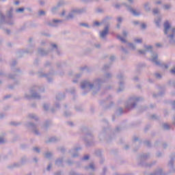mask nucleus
<instances>
[{
	"label": "nucleus",
	"mask_w": 175,
	"mask_h": 175,
	"mask_svg": "<svg viewBox=\"0 0 175 175\" xmlns=\"http://www.w3.org/2000/svg\"><path fill=\"white\" fill-rule=\"evenodd\" d=\"M157 59H158V56H155L152 59V62H155L156 65H159V62H157Z\"/></svg>",
	"instance_id": "nucleus-4"
},
{
	"label": "nucleus",
	"mask_w": 175,
	"mask_h": 175,
	"mask_svg": "<svg viewBox=\"0 0 175 175\" xmlns=\"http://www.w3.org/2000/svg\"><path fill=\"white\" fill-rule=\"evenodd\" d=\"M83 161H87V160L90 159V156L86 155V156H85V157H83Z\"/></svg>",
	"instance_id": "nucleus-8"
},
{
	"label": "nucleus",
	"mask_w": 175,
	"mask_h": 175,
	"mask_svg": "<svg viewBox=\"0 0 175 175\" xmlns=\"http://www.w3.org/2000/svg\"><path fill=\"white\" fill-rule=\"evenodd\" d=\"M90 167L91 169H94V164H90Z\"/></svg>",
	"instance_id": "nucleus-23"
},
{
	"label": "nucleus",
	"mask_w": 175,
	"mask_h": 175,
	"mask_svg": "<svg viewBox=\"0 0 175 175\" xmlns=\"http://www.w3.org/2000/svg\"><path fill=\"white\" fill-rule=\"evenodd\" d=\"M19 2L18 1H16L15 2V5H18Z\"/></svg>",
	"instance_id": "nucleus-28"
},
{
	"label": "nucleus",
	"mask_w": 175,
	"mask_h": 175,
	"mask_svg": "<svg viewBox=\"0 0 175 175\" xmlns=\"http://www.w3.org/2000/svg\"><path fill=\"white\" fill-rule=\"evenodd\" d=\"M164 33H165V35H167V31L170 29V23L169 22H165L164 24Z\"/></svg>",
	"instance_id": "nucleus-1"
},
{
	"label": "nucleus",
	"mask_w": 175,
	"mask_h": 175,
	"mask_svg": "<svg viewBox=\"0 0 175 175\" xmlns=\"http://www.w3.org/2000/svg\"><path fill=\"white\" fill-rule=\"evenodd\" d=\"M156 77H157V79H161V77H162L161 75H160V74H156Z\"/></svg>",
	"instance_id": "nucleus-13"
},
{
	"label": "nucleus",
	"mask_w": 175,
	"mask_h": 175,
	"mask_svg": "<svg viewBox=\"0 0 175 175\" xmlns=\"http://www.w3.org/2000/svg\"><path fill=\"white\" fill-rule=\"evenodd\" d=\"M173 36H174V35H171L170 36V38H173Z\"/></svg>",
	"instance_id": "nucleus-33"
},
{
	"label": "nucleus",
	"mask_w": 175,
	"mask_h": 175,
	"mask_svg": "<svg viewBox=\"0 0 175 175\" xmlns=\"http://www.w3.org/2000/svg\"><path fill=\"white\" fill-rule=\"evenodd\" d=\"M157 4L161 3V1H157Z\"/></svg>",
	"instance_id": "nucleus-34"
},
{
	"label": "nucleus",
	"mask_w": 175,
	"mask_h": 175,
	"mask_svg": "<svg viewBox=\"0 0 175 175\" xmlns=\"http://www.w3.org/2000/svg\"><path fill=\"white\" fill-rule=\"evenodd\" d=\"M146 24L144 23V24L142 25V28L143 29H144V28H146Z\"/></svg>",
	"instance_id": "nucleus-18"
},
{
	"label": "nucleus",
	"mask_w": 175,
	"mask_h": 175,
	"mask_svg": "<svg viewBox=\"0 0 175 175\" xmlns=\"http://www.w3.org/2000/svg\"><path fill=\"white\" fill-rule=\"evenodd\" d=\"M94 25L98 27L100 25V23H99V22H94Z\"/></svg>",
	"instance_id": "nucleus-12"
},
{
	"label": "nucleus",
	"mask_w": 175,
	"mask_h": 175,
	"mask_svg": "<svg viewBox=\"0 0 175 175\" xmlns=\"http://www.w3.org/2000/svg\"><path fill=\"white\" fill-rule=\"evenodd\" d=\"M156 46H157V47H161V44H156Z\"/></svg>",
	"instance_id": "nucleus-25"
},
{
	"label": "nucleus",
	"mask_w": 175,
	"mask_h": 175,
	"mask_svg": "<svg viewBox=\"0 0 175 175\" xmlns=\"http://www.w3.org/2000/svg\"><path fill=\"white\" fill-rule=\"evenodd\" d=\"M68 18H72V16L70 14V15L68 16Z\"/></svg>",
	"instance_id": "nucleus-27"
},
{
	"label": "nucleus",
	"mask_w": 175,
	"mask_h": 175,
	"mask_svg": "<svg viewBox=\"0 0 175 175\" xmlns=\"http://www.w3.org/2000/svg\"><path fill=\"white\" fill-rule=\"evenodd\" d=\"M172 32H175V29H172Z\"/></svg>",
	"instance_id": "nucleus-31"
},
{
	"label": "nucleus",
	"mask_w": 175,
	"mask_h": 175,
	"mask_svg": "<svg viewBox=\"0 0 175 175\" xmlns=\"http://www.w3.org/2000/svg\"><path fill=\"white\" fill-rule=\"evenodd\" d=\"M130 47H133V44H130Z\"/></svg>",
	"instance_id": "nucleus-32"
},
{
	"label": "nucleus",
	"mask_w": 175,
	"mask_h": 175,
	"mask_svg": "<svg viewBox=\"0 0 175 175\" xmlns=\"http://www.w3.org/2000/svg\"><path fill=\"white\" fill-rule=\"evenodd\" d=\"M131 12L133 14H134V16H139L140 14L139 12H136V10H131Z\"/></svg>",
	"instance_id": "nucleus-5"
},
{
	"label": "nucleus",
	"mask_w": 175,
	"mask_h": 175,
	"mask_svg": "<svg viewBox=\"0 0 175 175\" xmlns=\"http://www.w3.org/2000/svg\"><path fill=\"white\" fill-rule=\"evenodd\" d=\"M50 167H50V165H49V166L48 167V168H47L48 170H50Z\"/></svg>",
	"instance_id": "nucleus-35"
},
{
	"label": "nucleus",
	"mask_w": 175,
	"mask_h": 175,
	"mask_svg": "<svg viewBox=\"0 0 175 175\" xmlns=\"http://www.w3.org/2000/svg\"><path fill=\"white\" fill-rule=\"evenodd\" d=\"M118 39H120V40H121V42H122L123 43L126 42V40H124V38H122V37L118 36Z\"/></svg>",
	"instance_id": "nucleus-6"
},
{
	"label": "nucleus",
	"mask_w": 175,
	"mask_h": 175,
	"mask_svg": "<svg viewBox=\"0 0 175 175\" xmlns=\"http://www.w3.org/2000/svg\"><path fill=\"white\" fill-rule=\"evenodd\" d=\"M118 21L119 23H121V22L122 21V18H118Z\"/></svg>",
	"instance_id": "nucleus-21"
},
{
	"label": "nucleus",
	"mask_w": 175,
	"mask_h": 175,
	"mask_svg": "<svg viewBox=\"0 0 175 175\" xmlns=\"http://www.w3.org/2000/svg\"><path fill=\"white\" fill-rule=\"evenodd\" d=\"M39 14H40V16L44 14V11H40Z\"/></svg>",
	"instance_id": "nucleus-14"
},
{
	"label": "nucleus",
	"mask_w": 175,
	"mask_h": 175,
	"mask_svg": "<svg viewBox=\"0 0 175 175\" xmlns=\"http://www.w3.org/2000/svg\"><path fill=\"white\" fill-rule=\"evenodd\" d=\"M124 36H126V33H124Z\"/></svg>",
	"instance_id": "nucleus-37"
},
{
	"label": "nucleus",
	"mask_w": 175,
	"mask_h": 175,
	"mask_svg": "<svg viewBox=\"0 0 175 175\" xmlns=\"http://www.w3.org/2000/svg\"><path fill=\"white\" fill-rule=\"evenodd\" d=\"M135 42L136 43H142V39H135Z\"/></svg>",
	"instance_id": "nucleus-9"
},
{
	"label": "nucleus",
	"mask_w": 175,
	"mask_h": 175,
	"mask_svg": "<svg viewBox=\"0 0 175 175\" xmlns=\"http://www.w3.org/2000/svg\"><path fill=\"white\" fill-rule=\"evenodd\" d=\"M163 127L165 129H169L170 126L167 124H164Z\"/></svg>",
	"instance_id": "nucleus-7"
},
{
	"label": "nucleus",
	"mask_w": 175,
	"mask_h": 175,
	"mask_svg": "<svg viewBox=\"0 0 175 175\" xmlns=\"http://www.w3.org/2000/svg\"><path fill=\"white\" fill-rule=\"evenodd\" d=\"M0 143H5V140H3V138L0 139Z\"/></svg>",
	"instance_id": "nucleus-19"
},
{
	"label": "nucleus",
	"mask_w": 175,
	"mask_h": 175,
	"mask_svg": "<svg viewBox=\"0 0 175 175\" xmlns=\"http://www.w3.org/2000/svg\"><path fill=\"white\" fill-rule=\"evenodd\" d=\"M116 8H118V5H116Z\"/></svg>",
	"instance_id": "nucleus-39"
},
{
	"label": "nucleus",
	"mask_w": 175,
	"mask_h": 175,
	"mask_svg": "<svg viewBox=\"0 0 175 175\" xmlns=\"http://www.w3.org/2000/svg\"><path fill=\"white\" fill-rule=\"evenodd\" d=\"M46 158H49V157H51V153H46Z\"/></svg>",
	"instance_id": "nucleus-16"
},
{
	"label": "nucleus",
	"mask_w": 175,
	"mask_h": 175,
	"mask_svg": "<svg viewBox=\"0 0 175 175\" xmlns=\"http://www.w3.org/2000/svg\"><path fill=\"white\" fill-rule=\"evenodd\" d=\"M171 73H172V75H175V68H174L171 70Z\"/></svg>",
	"instance_id": "nucleus-15"
},
{
	"label": "nucleus",
	"mask_w": 175,
	"mask_h": 175,
	"mask_svg": "<svg viewBox=\"0 0 175 175\" xmlns=\"http://www.w3.org/2000/svg\"><path fill=\"white\" fill-rule=\"evenodd\" d=\"M170 5H165V9H170Z\"/></svg>",
	"instance_id": "nucleus-17"
},
{
	"label": "nucleus",
	"mask_w": 175,
	"mask_h": 175,
	"mask_svg": "<svg viewBox=\"0 0 175 175\" xmlns=\"http://www.w3.org/2000/svg\"><path fill=\"white\" fill-rule=\"evenodd\" d=\"M139 54H144L145 51H139Z\"/></svg>",
	"instance_id": "nucleus-22"
},
{
	"label": "nucleus",
	"mask_w": 175,
	"mask_h": 175,
	"mask_svg": "<svg viewBox=\"0 0 175 175\" xmlns=\"http://www.w3.org/2000/svg\"><path fill=\"white\" fill-rule=\"evenodd\" d=\"M164 68H165V69H167V68H169V66L165 65V66H164Z\"/></svg>",
	"instance_id": "nucleus-26"
},
{
	"label": "nucleus",
	"mask_w": 175,
	"mask_h": 175,
	"mask_svg": "<svg viewBox=\"0 0 175 175\" xmlns=\"http://www.w3.org/2000/svg\"><path fill=\"white\" fill-rule=\"evenodd\" d=\"M129 2H131V3H132V0H129Z\"/></svg>",
	"instance_id": "nucleus-38"
},
{
	"label": "nucleus",
	"mask_w": 175,
	"mask_h": 175,
	"mask_svg": "<svg viewBox=\"0 0 175 175\" xmlns=\"http://www.w3.org/2000/svg\"><path fill=\"white\" fill-rule=\"evenodd\" d=\"M52 46H53V47H55V48L57 47L56 44H53Z\"/></svg>",
	"instance_id": "nucleus-30"
},
{
	"label": "nucleus",
	"mask_w": 175,
	"mask_h": 175,
	"mask_svg": "<svg viewBox=\"0 0 175 175\" xmlns=\"http://www.w3.org/2000/svg\"><path fill=\"white\" fill-rule=\"evenodd\" d=\"M53 23H58V21L54 20V21H53Z\"/></svg>",
	"instance_id": "nucleus-29"
},
{
	"label": "nucleus",
	"mask_w": 175,
	"mask_h": 175,
	"mask_svg": "<svg viewBox=\"0 0 175 175\" xmlns=\"http://www.w3.org/2000/svg\"><path fill=\"white\" fill-rule=\"evenodd\" d=\"M159 11L157 9L153 10L154 14H157Z\"/></svg>",
	"instance_id": "nucleus-11"
},
{
	"label": "nucleus",
	"mask_w": 175,
	"mask_h": 175,
	"mask_svg": "<svg viewBox=\"0 0 175 175\" xmlns=\"http://www.w3.org/2000/svg\"><path fill=\"white\" fill-rule=\"evenodd\" d=\"M33 150H34V151H36L37 152H39V148H34Z\"/></svg>",
	"instance_id": "nucleus-20"
},
{
	"label": "nucleus",
	"mask_w": 175,
	"mask_h": 175,
	"mask_svg": "<svg viewBox=\"0 0 175 175\" xmlns=\"http://www.w3.org/2000/svg\"><path fill=\"white\" fill-rule=\"evenodd\" d=\"M146 49L147 50H148V49H152V46H146Z\"/></svg>",
	"instance_id": "nucleus-24"
},
{
	"label": "nucleus",
	"mask_w": 175,
	"mask_h": 175,
	"mask_svg": "<svg viewBox=\"0 0 175 175\" xmlns=\"http://www.w3.org/2000/svg\"><path fill=\"white\" fill-rule=\"evenodd\" d=\"M108 33H109V27H105V30L100 33V38H105V36H106V35H107Z\"/></svg>",
	"instance_id": "nucleus-2"
},
{
	"label": "nucleus",
	"mask_w": 175,
	"mask_h": 175,
	"mask_svg": "<svg viewBox=\"0 0 175 175\" xmlns=\"http://www.w3.org/2000/svg\"><path fill=\"white\" fill-rule=\"evenodd\" d=\"M81 25H82V26H85V24H81Z\"/></svg>",
	"instance_id": "nucleus-36"
},
{
	"label": "nucleus",
	"mask_w": 175,
	"mask_h": 175,
	"mask_svg": "<svg viewBox=\"0 0 175 175\" xmlns=\"http://www.w3.org/2000/svg\"><path fill=\"white\" fill-rule=\"evenodd\" d=\"M16 12H24V8H18L16 10Z\"/></svg>",
	"instance_id": "nucleus-10"
},
{
	"label": "nucleus",
	"mask_w": 175,
	"mask_h": 175,
	"mask_svg": "<svg viewBox=\"0 0 175 175\" xmlns=\"http://www.w3.org/2000/svg\"><path fill=\"white\" fill-rule=\"evenodd\" d=\"M156 23H157V24H158V22H156Z\"/></svg>",
	"instance_id": "nucleus-40"
},
{
	"label": "nucleus",
	"mask_w": 175,
	"mask_h": 175,
	"mask_svg": "<svg viewBox=\"0 0 175 175\" xmlns=\"http://www.w3.org/2000/svg\"><path fill=\"white\" fill-rule=\"evenodd\" d=\"M87 85L90 87V88H92L94 87V85L90 84V83H88V82H83L81 84V88H85V87H87Z\"/></svg>",
	"instance_id": "nucleus-3"
}]
</instances>
